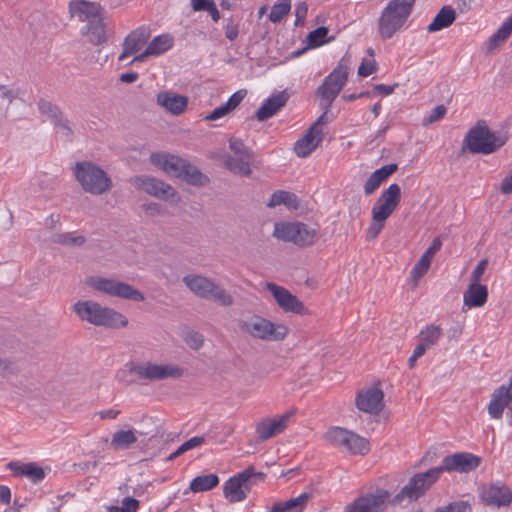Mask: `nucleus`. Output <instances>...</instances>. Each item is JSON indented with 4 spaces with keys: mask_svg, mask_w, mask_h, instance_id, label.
Returning <instances> with one entry per match:
<instances>
[{
    "mask_svg": "<svg viewBox=\"0 0 512 512\" xmlns=\"http://www.w3.org/2000/svg\"><path fill=\"white\" fill-rule=\"evenodd\" d=\"M350 57L345 54L339 61L333 71L325 77L323 83L316 89V96L320 98V106L323 113L309 127L314 128V132L323 138V132L320 126L325 125L329 121V110L339 95L342 88L346 85L349 75Z\"/></svg>",
    "mask_w": 512,
    "mask_h": 512,
    "instance_id": "nucleus-1",
    "label": "nucleus"
},
{
    "mask_svg": "<svg viewBox=\"0 0 512 512\" xmlns=\"http://www.w3.org/2000/svg\"><path fill=\"white\" fill-rule=\"evenodd\" d=\"M73 310L81 320L95 326L117 329L128 325V319L122 313L94 301H78L73 305Z\"/></svg>",
    "mask_w": 512,
    "mask_h": 512,
    "instance_id": "nucleus-2",
    "label": "nucleus"
},
{
    "mask_svg": "<svg viewBox=\"0 0 512 512\" xmlns=\"http://www.w3.org/2000/svg\"><path fill=\"white\" fill-rule=\"evenodd\" d=\"M439 467H432L425 472L414 474L407 484L391 499L393 506L409 504L417 501L440 479Z\"/></svg>",
    "mask_w": 512,
    "mask_h": 512,
    "instance_id": "nucleus-3",
    "label": "nucleus"
},
{
    "mask_svg": "<svg viewBox=\"0 0 512 512\" xmlns=\"http://www.w3.org/2000/svg\"><path fill=\"white\" fill-rule=\"evenodd\" d=\"M73 174L82 189L93 195H101L113 187L109 175L91 161L77 162L73 167Z\"/></svg>",
    "mask_w": 512,
    "mask_h": 512,
    "instance_id": "nucleus-4",
    "label": "nucleus"
},
{
    "mask_svg": "<svg viewBox=\"0 0 512 512\" xmlns=\"http://www.w3.org/2000/svg\"><path fill=\"white\" fill-rule=\"evenodd\" d=\"M507 141V135L493 132L482 122L469 130L464 144L471 153L489 155L504 146Z\"/></svg>",
    "mask_w": 512,
    "mask_h": 512,
    "instance_id": "nucleus-5",
    "label": "nucleus"
},
{
    "mask_svg": "<svg viewBox=\"0 0 512 512\" xmlns=\"http://www.w3.org/2000/svg\"><path fill=\"white\" fill-rule=\"evenodd\" d=\"M182 280L187 288L200 298L212 300L222 306L233 304L232 296L205 276L189 274L184 276Z\"/></svg>",
    "mask_w": 512,
    "mask_h": 512,
    "instance_id": "nucleus-6",
    "label": "nucleus"
},
{
    "mask_svg": "<svg viewBox=\"0 0 512 512\" xmlns=\"http://www.w3.org/2000/svg\"><path fill=\"white\" fill-rule=\"evenodd\" d=\"M239 326L242 331L252 337L268 341L283 340L289 332L287 326L274 324L260 316H253L248 320L241 321Z\"/></svg>",
    "mask_w": 512,
    "mask_h": 512,
    "instance_id": "nucleus-7",
    "label": "nucleus"
},
{
    "mask_svg": "<svg viewBox=\"0 0 512 512\" xmlns=\"http://www.w3.org/2000/svg\"><path fill=\"white\" fill-rule=\"evenodd\" d=\"M128 372L136 374L140 379L159 381L168 378L179 379L183 376L184 370L173 364H156L152 362L126 364Z\"/></svg>",
    "mask_w": 512,
    "mask_h": 512,
    "instance_id": "nucleus-8",
    "label": "nucleus"
},
{
    "mask_svg": "<svg viewBox=\"0 0 512 512\" xmlns=\"http://www.w3.org/2000/svg\"><path fill=\"white\" fill-rule=\"evenodd\" d=\"M273 235L298 246L312 245L317 239V230L301 222L276 223Z\"/></svg>",
    "mask_w": 512,
    "mask_h": 512,
    "instance_id": "nucleus-9",
    "label": "nucleus"
},
{
    "mask_svg": "<svg viewBox=\"0 0 512 512\" xmlns=\"http://www.w3.org/2000/svg\"><path fill=\"white\" fill-rule=\"evenodd\" d=\"M88 285L93 289L107 295L121 299L142 302L145 300L144 294L132 285L111 278L95 277Z\"/></svg>",
    "mask_w": 512,
    "mask_h": 512,
    "instance_id": "nucleus-10",
    "label": "nucleus"
},
{
    "mask_svg": "<svg viewBox=\"0 0 512 512\" xmlns=\"http://www.w3.org/2000/svg\"><path fill=\"white\" fill-rule=\"evenodd\" d=\"M333 446L344 448L352 454L364 455L369 451L368 442L352 431L341 427H332L324 435Z\"/></svg>",
    "mask_w": 512,
    "mask_h": 512,
    "instance_id": "nucleus-11",
    "label": "nucleus"
},
{
    "mask_svg": "<svg viewBox=\"0 0 512 512\" xmlns=\"http://www.w3.org/2000/svg\"><path fill=\"white\" fill-rule=\"evenodd\" d=\"M416 0H391L386 6V38L402 29L412 13Z\"/></svg>",
    "mask_w": 512,
    "mask_h": 512,
    "instance_id": "nucleus-12",
    "label": "nucleus"
},
{
    "mask_svg": "<svg viewBox=\"0 0 512 512\" xmlns=\"http://www.w3.org/2000/svg\"><path fill=\"white\" fill-rule=\"evenodd\" d=\"M134 185L153 197L164 201H179L180 197L178 192L163 180L155 177L140 175L134 178Z\"/></svg>",
    "mask_w": 512,
    "mask_h": 512,
    "instance_id": "nucleus-13",
    "label": "nucleus"
},
{
    "mask_svg": "<svg viewBox=\"0 0 512 512\" xmlns=\"http://www.w3.org/2000/svg\"><path fill=\"white\" fill-rule=\"evenodd\" d=\"M479 497L487 506L508 507L512 503V490L502 481H495L482 485Z\"/></svg>",
    "mask_w": 512,
    "mask_h": 512,
    "instance_id": "nucleus-14",
    "label": "nucleus"
},
{
    "mask_svg": "<svg viewBox=\"0 0 512 512\" xmlns=\"http://www.w3.org/2000/svg\"><path fill=\"white\" fill-rule=\"evenodd\" d=\"M266 289L272 294L276 303L284 312L298 315L309 314V310L304 303L285 287L267 282Z\"/></svg>",
    "mask_w": 512,
    "mask_h": 512,
    "instance_id": "nucleus-15",
    "label": "nucleus"
},
{
    "mask_svg": "<svg viewBox=\"0 0 512 512\" xmlns=\"http://www.w3.org/2000/svg\"><path fill=\"white\" fill-rule=\"evenodd\" d=\"M481 463V457L469 452H458L445 456L439 467L441 473L457 472L469 473L475 470Z\"/></svg>",
    "mask_w": 512,
    "mask_h": 512,
    "instance_id": "nucleus-16",
    "label": "nucleus"
},
{
    "mask_svg": "<svg viewBox=\"0 0 512 512\" xmlns=\"http://www.w3.org/2000/svg\"><path fill=\"white\" fill-rule=\"evenodd\" d=\"M383 398L381 381L378 380L373 387L359 390L356 393L355 405L362 412L377 415L381 411Z\"/></svg>",
    "mask_w": 512,
    "mask_h": 512,
    "instance_id": "nucleus-17",
    "label": "nucleus"
},
{
    "mask_svg": "<svg viewBox=\"0 0 512 512\" xmlns=\"http://www.w3.org/2000/svg\"><path fill=\"white\" fill-rule=\"evenodd\" d=\"M505 408L512 412V375L508 385H501L491 394L487 411L492 419H501Z\"/></svg>",
    "mask_w": 512,
    "mask_h": 512,
    "instance_id": "nucleus-18",
    "label": "nucleus"
},
{
    "mask_svg": "<svg viewBox=\"0 0 512 512\" xmlns=\"http://www.w3.org/2000/svg\"><path fill=\"white\" fill-rule=\"evenodd\" d=\"M384 489L378 488L374 493H366L347 504L344 512H383Z\"/></svg>",
    "mask_w": 512,
    "mask_h": 512,
    "instance_id": "nucleus-19",
    "label": "nucleus"
},
{
    "mask_svg": "<svg viewBox=\"0 0 512 512\" xmlns=\"http://www.w3.org/2000/svg\"><path fill=\"white\" fill-rule=\"evenodd\" d=\"M150 162L169 176L179 179L189 161L173 154L156 152L151 154Z\"/></svg>",
    "mask_w": 512,
    "mask_h": 512,
    "instance_id": "nucleus-20",
    "label": "nucleus"
},
{
    "mask_svg": "<svg viewBox=\"0 0 512 512\" xmlns=\"http://www.w3.org/2000/svg\"><path fill=\"white\" fill-rule=\"evenodd\" d=\"M294 411H288L277 419L266 418L256 425V433L260 441H266L284 431Z\"/></svg>",
    "mask_w": 512,
    "mask_h": 512,
    "instance_id": "nucleus-21",
    "label": "nucleus"
},
{
    "mask_svg": "<svg viewBox=\"0 0 512 512\" xmlns=\"http://www.w3.org/2000/svg\"><path fill=\"white\" fill-rule=\"evenodd\" d=\"M488 288L485 284H469L463 292L462 311L467 312L473 308H482L488 301Z\"/></svg>",
    "mask_w": 512,
    "mask_h": 512,
    "instance_id": "nucleus-22",
    "label": "nucleus"
},
{
    "mask_svg": "<svg viewBox=\"0 0 512 512\" xmlns=\"http://www.w3.org/2000/svg\"><path fill=\"white\" fill-rule=\"evenodd\" d=\"M289 99L286 91L278 92L267 98L261 107L255 112L254 118L258 121H265L276 115L287 103Z\"/></svg>",
    "mask_w": 512,
    "mask_h": 512,
    "instance_id": "nucleus-23",
    "label": "nucleus"
},
{
    "mask_svg": "<svg viewBox=\"0 0 512 512\" xmlns=\"http://www.w3.org/2000/svg\"><path fill=\"white\" fill-rule=\"evenodd\" d=\"M250 475V470H243L236 475L230 477L223 486V494L230 503L242 502L246 499L245 493L242 491V483Z\"/></svg>",
    "mask_w": 512,
    "mask_h": 512,
    "instance_id": "nucleus-24",
    "label": "nucleus"
},
{
    "mask_svg": "<svg viewBox=\"0 0 512 512\" xmlns=\"http://www.w3.org/2000/svg\"><path fill=\"white\" fill-rule=\"evenodd\" d=\"M101 10V5L96 2L72 0L69 3V13L71 17H77L81 22H89L91 19L100 16Z\"/></svg>",
    "mask_w": 512,
    "mask_h": 512,
    "instance_id": "nucleus-25",
    "label": "nucleus"
},
{
    "mask_svg": "<svg viewBox=\"0 0 512 512\" xmlns=\"http://www.w3.org/2000/svg\"><path fill=\"white\" fill-rule=\"evenodd\" d=\"M7 468L14 476H25L33 483H40L46 476L45 471L35 462L21 463L19 461H11L7 464Z\"/></svg>",
    "mask_w": 512,
    "mask_h": 512,
    "instance_id": "nucleus-26",
    "label": "nucleus"
},
{
    "mask_svg": "<svg viewBox=\"0 0 512 512\" xmlns=\"http://www.w3.org/2000/svg\"><path fill=\"white\" fill-rule=\"evenodd\" d=\"M150 36L149 31L144 28H138L126 36L123 42V51L119 56V61H123L126 57L137 53L147 42Z\"/></svg>",
    "mask_w": 512,
    "mask_h": 512,
    "instance_id": "nucleus-27",
    "label": "nucleus"
},
{
    "mask_svg": "<svg viewBox=\"0 0 512 512\" xmlns=\"http://www.w3.org/2000/svg\"><path fill=\"white\" fill-rule=\"evenodd\" d=\"M157 103L173 115L181 114L188 105L186 96L168 91H162L157 95Z\"/></svg>",
    "mask_w": 512,
    "mask_h": 512,
    "instance_id": "nucleus-28",
    "label": "nucleus"
},
{
    "mask_svg": "<svg viewBox=\"0 0 512 512\" xmlns=\"http://www.w3.org/2000/svg\"><path fill=\"white\" fill-rule=\"evenodd\" d=\"M322 139L314 132V128H308L305 134L294 144L296 155L301 158L309 156L319 146Z\"/></svg>",
    "mask_w": 512,
    "mask_h": 512,
    "instance_id": "nucleus-29",
    "label": "nucleus"
},
{
    "mask_svg": "<svg viewBox=\"0 0 512 512\" xmlns=\"http://www.w3.org/2000/svg\"><path fill=\"white\" fill-rule=\"evenodd\" d=\"M373 223L367 229L366 239H375L384 227V191L380 194L372 209Z\"/></svg>",
    "mask_w": 512,
    "mask_h": 512,
    "instance_id": "nucleus-30",
    "label": "nucleus"
},
{
    "mask_svg": "<svg viewBox=\"0 0 512 512\" xmlns=\"http://www.w3.org/2000/svg\"><path fill=\"white\" fill-rule=\"evenodd\" d=\"M310 498L311 494L304 492L296 498L275 502L270 512H303Z\"/></svg>",
    "mask_w": 512,
    "mask_h": 512,
    "instance_id": "nucleus-31",
    "label": "nucleus"
},
{
    "mask_svg": "<svg viewBox=\"0 0 512 512\" xmlns=\"http://www.w3.org/2000/svg\"><path fill=\"white\" fill-rule=\"evenodd\" d=\"M456 19V11L451 6H443L436 14L432 22L428 25L427 31L430 33L438 32L448 28Z\"/></svg>",
    "mask_w": 512,
    "mask_h": 512,
    "instance_id": "nucleus-32",
    "label": "nucleus"
},
{
    "mask_svg": "<svg viewBox=\"0 0 512 512\" xmlns=\"http://www.w3.org/2000/svg\"><path fill=\"white\" fill-rule=\"evenodd\" d=\"M279 205H284L288 209L296 210L299 207V200L296 194L292 192L277 190L270 196L267 202V207L274 208Z\"/></svg>",
    "mask_w": 512,
    "mask_h": 512,
    "instance_id": "nucleus-33",
    "label": "nucleus"
},
{
    "mask_svg": "<svg viewBox=\"0 0 512 512\" xmlns=\"http://www.w3.org/2000/svg\"><path fill=\"white\" fill-rule=\"evenodd\" d=\"M179 179L189 185L196 187H204L209 184L210 179L207 175L203 174L200 169L190 162L187 163V167L183 169L182 175Z\"/></svg>",
    "mask_w": 512,
    "mask_h": 512,
    "instance_id": "nucleus-34",
    "label": "nucleus"
},
{
    "mask_svg": "<svg viewBox=\"0 0 512 512\" xmlns=\"http://www.w3.org/2000/svg\"><path fill=\"white\" fill-rule=\"evenodd\" d=\"M85 29L90 42L94 45L106 42L105 25L101 15L91 19Z\"/></svg>",
    "mask_w": 512,
    "mask_h": 512,
    "instance_id": "nucleus-35",
    "label": "nucleus"
},
{
    "mask_svg": "<svg viewBox=\"0 0 512 512\" xmlns=\"http://www.w3.org/2000/svg\"><path fill=\"white\" fill-rule=\"evenodd\" d=\"M512 33V14L503 22L500 28L489 38L487 49L489 52L497 49Z\"/></svg>",
    "mask_w": 512,
    "mask_h": 512,
    "instance_id": "nucleus-36",
    "label": "nucleus"
},
{
    "mask_svg": "<svg viewBox=\"0 0 512 512\" xmlns=\"http://www.w3.org/2000/svg\"><path fill=\"white\" fill-rule=\"evenodd\" d=\"M329 29L326 26H320L310 31L305 39L308 48H318L326 43L334 41L335 37H328Z\"/></svg>",
    "mask_w": 512,
    "mask_h": 512,
    "instance_id": "nucleus-37",
    "label": "nucleus"
},
{
    "mask_svg": "<svg viewBox=\"0 0 512 512\" xmlns=\"http://www.w3.org/2000/svg\"><path fill=\"white\" fill-rule=\"evenodd\" d=\"M219 477L216 474L199 475L190 483V490L194 493L209 491L219 484Z\"/></svg>",
    "mask_w": 512,
    "mask_h": 512,
    "instance_id": "nucleus-38",
    "label": "nucleus"
},
{
    "mask_svg": "<svg viewBox=\"0 0 512 512\" xmlns=\"http://www.w3.org/2000/svg\"><path fill=\"white\" fill-rule=\"evenodd\" d=\"M136 441L137 437L133 430H119L113 434L111 446L115 450H125Z\"/></svg>",
    "mask_w": 512,
    "mask_h": 512,
    "instance_id": "nucleus-39",
    "label": "nucleus"
},
{
    "mask_svg": "<svg viewBox=\"0 0 512 512\" xmlns=\"http://www.w3.org/2000/svg\"><path fill=\"white\" fill-rule=\"evenodd\" d=\"M249 160L245 161L241 157H233L227 155L224 160V166L230 172L234 174H239L242 176H249L252 173V170L249 165Z\"/></svg>",
    "mask_w": 512,
    "mask_h": 512,
    "instance_id": "nucleus-40",
    "label": "nucleus"
},
{
    "mask_svg": "<svg viewBox=\"0 0 512 512\" xmlns=\"http://www.w3.org/2000/svg\"><path fill=\"white\" fill-rule=\"evenodd\" d=\"M442 336V329L440 326L432 324L424 329H422L419 333V340L424 343L425 346L429 348L437 344L440 337Z\"/></svg>",
    "mask_w": 512,
    "mask_h": 512,
    "instance_id": "nucleus-41",
    "label": "nucleus"
},
{
    "mask_svg": "<svg viewBox=\"0 0 512 512\" xmlns=\"http://www.w3.org/2000/svg\"><path fill=\"white\" fill-rule=\"evenodd\" d=\"M401 200V189L398 184L393 183L386 189V218L398 207Z\"/></svg>",
    "mask_w": 512,
    "mask_h": 512,
    "instance_id": "nucleus-42",
    "label": "nucleus"
},
{
    "mask_svg": "<svg viewBox=\"0 0 512 512\" xmlns=\"http://www.w3.org/2000/svg\"><path fill=\"white\" fill-rule=\"evenodd\" d=\"M54 243L67 247H80L86 243V238L82 235L73 236L71 233H57L53 235Z\"/></svg>",
    "mask_w": 512,
    "mask_h": 512,
    "instance_id": "nucleus-43",
    "label": "nucleus"
},
{
    "mask_svg": "<svg viewBox=\"0 0 512 512\" xmlns=\"http://www.w3.org/2000/svg\"><path fill=\"white\" fill-rule=\"evenodd\" d=\"M432 259L422 255L410 272L413 285L416 286L420 279L428 272Z\"/></svg>",
    "mask_w": 512,
    "mask_h": 512,
    "instance_id": "nucleus-44",
    "label": "nucleus"
},
{
    "mask_svg": "<svg viewBox=\"0 0 512 512\" xmlns=\"http://www.w3.org/2000/svg\"><path fill=\"white\" fill-rule=\"evenodd\" d=\"M38 109L41 114L47 116L52 123L63 115L61 109L57 105L43 98L38 101Z\"/></svg>",
    "mask_w": 512,
    "mask_h": 512,
    "instance_id": "nucleus-45",
    "label": "nucleus"
},
{
    "mask_svg": "<svg viewBox=\"0 0 512 512\" xmlns=\"http://www.w3.org/2000/svg\"><path fill=\"white\" fill-rule=\"evenodd\" d=\"M291 10V0H282L272 6L271 12L268 16L269 20L273 23H279Z\"/></svg>",
    "mask_w": 512,
    "mask_h": 512,
    "instance_id": "nucleus-46",
    "label": "nucleus"
},
{
    "mask_svg": "<svg viewBox=\"0 0 512 512\" xmlns=\"http://www.w3.org/2000/svg\"><path fill=\"white\" fill-rule=\"evenodd\" d=\"M204 442L205 438L203 436H194L182 443L173 453L168 456L167 460H174L185 452L202 445Z\"/></svg>",
    "mask_w": 512,
    "mask_h": 512,
    "instance_id": "nucleus-47",
    "label": "nucleus"
},
{
    "mask_svg": "<svg viewBox=\"0 0 512 512\" xmlns=\"http://www.w3.org/2000/svg\"><path fill=\"white\" fill-rule=\"evenodd\" d=\"M229 148L234 154L241 156V158L253 160L255 157L254 152L239 138L231 137L229 139Z\"/></svg>",
    "mask_w": 512,
    "mask_h": 512,
    "instance_id": "nucleus-48",
    "label": "nucleus"
},
{
    "mask_svg": "<svg viewBox=\"0 0 512 512\" xmlns=\"http://www.w3.org/2000/svg\"><path fill=\"white\" fill-rule=\"evenodd\" d=\"M384 183V166L376 169L364 185V192L366 195H370Z\"/></svg>",
    "mask_w": 512,
    "mask_h": 512,
    "instance_id": "nucleus-49",
    "label": "nucleus"
},
{
    "mask_svg": "<svg viewBox=\"0 0 512 512\" xmlns=\"http://www.w3.org/2000/svg\"><path fill=\"white\" fill-rule=\"evenodd\" d=\"M245 470H250V475L246 478V480H244L241 488L247 497L252 489V486L260 482H264L266 474L263 472H256L253 466H249Z\"/></svg>",
    "mask_w": 512,
    "mask_h": 512,
    "instance_id": "nucleus-50",
    "label": "nucleus"
},
{
    "mask_svg": "<svg viewBox=\"0 0 512 512\" xmlns=\"http://www.w3.org/2000/svg\"><path fill=\"white\" fill-rule=\"evenodd\" d=\"M172 46L171 39L166 35L156 36L147 46L149 50L152 48L154 55H160L166 52Z\"/></svg>",
    "mask_w": 512,
    "mask_h": 512,
    "instance_id": "nucleus-51",
    "label": "nucleus"
},
{
    "mask_svg": "<svg viewBox=\"0 0 512 512\" xmlns=\"http://www.w3.org/2000/svg\"><path fill=\"white\" fill-rule=\"evenodd\" d=\"M139 501L134 497H125L122 500V506H109L107 512H137Z\"/></svg>",
    "mask_w": 512,
    "mask_h": 512,
    "instance_id": "nucleus-52",
    "label": "nucleus"
},
{
    "mask_svg": "<svg viewBox=\"0 0 512 512\" xmlns=\"http://www.w3.org/2000/svg\"><path fill=\"white\" fill-rule=\"evenodd\" d=\"M434 512H472L471 504L464 500H458L436 509Z\"/></svg>",
    "mask_w": 512,
    "mask_h": 512,
    "instance_id": "nucleus-53",
    "label": "nucleus"
},
{
    "mask_svg": "<svg viewBox=\"0 0 512 512\" xmlns=\"http://www.w3.org/2000/svg\"><path fill=\"white\" fill-rule=\"evenodd\" d=\"M447 113V108L444 105H438L431 110L428 116L424 117L422 120V125L427 127L432 125L440 120H442Z\"/></svg>",
    "mask_w": 512,
    "mask_h": 512,
    "instance_id": "nucleus-54",
    "label": "nucleus"
},
{
    "mask_svg": "<svg viewBox=\"0 0 512 512\" xmlns=\"http://www.w3.org/2000/svg\"><path fill=\"white\" fill-rule=\"evenodd\" d=\"M53 125L55 128H57L58 132H61L62 136L65 138L66 141L71 142L73 139V130L70 127L69 120L62 115L59 119H57Z\"/></svg>",
    "mask_w": 512,
    "mask_h": 512,
    "instance_id": "nucleus-55",
    "label": "nucleus"
},
{
    "mask_svg": "<svg viewBox=\"0 0 512 512\" xmlns=\"http://www.w3.org/2000/svg\"><path fill=\"white\" fill-rule=\"evenodd\" d=\"M185 343L193 350H198L203 346V335L194 330H188L184 335Z\"/></svg>",
    "mask_w": 512,
    "mask_h": 512,
    "instance_id": "nucleus-56",
    "label": "nucleus"
},
{
    "mask_svg": "<svg viewBox=\"0 0 512 512\" xmlns=\"http://www.w3.org/2000/svg\"><path fill=\"white\" fill-rule=\"evenodd\" d=\"M377 70V64L374 58H363L358 68V75L360 77H367Z\"/></svg>",
    "mask_w": 512,
    "mask_h": 512,
    "instance_id": "nucleus-57",
    "label": "nucleus"
},
{
    "mask_svg": "<svg viewBox=\"0 0 512 512\" xmlns=\"http://www.w3.org/2000/svg\"><path fill=\"white\" fill-rule=\"evenodd\" d=\"M487 266V259L480 260L470 275L469 284H481L480 281L485 273V270L487 269Z\"/></svg>",
    "mask_w": 512,
    "mask_h": 512,
    "instance_id": "nucleus-58",
    "label": "nucleus"
},
{
    "mask_svg": "<svg viewBox=\"0 0 512 512\" xmlns=\"http://www.w3.org/2000/svg\"><path fill=\"white\" fill-rule=\"evenodd\" d=\"M246 94L247 91L245 89H240L233 93L224 104L232 112L242 102Z\"/></svg>",
    "mask_w": 512,
    "mask_h": 512,
    "instance_id": "nucleus-59",
    "label": "nucleus"
},
{
    "mask_svg": "<svg viewBox=\"0 0 512 512\" xmlns=\"http://www.w3.org/2000/svg\"><path fill=\"white\" fill-rule=\"evenodd\" d=\"M307 13H308V6H307L306 2H301L296 6V8H295L296 19L294 22V25L296 27H300L304 24L305 19L307 17Z\"/></svg>",
    "mask_w": 512,
    "mask_h": 512,
    "instance_id": "nucleus-60",
    "label": "nucleus"
},
{
    "mask_svg": "<svg viewBox=\"0 0 512 512\" xmlns=\"http://www.w3.org/2000/svg\"><path fill=\"white\" fill-rule=\"evenodd\" d=\"M231 111L226 107L225 104H222L221 106L215 108L213 111H211L208 115L204 117V120L206 121H215L217 119H220L227 114H229Z\"/></svg>",
    "mask_w": 512,
    "mask_h": 512,
    "instance_id": "nucleus-61",
    "label": "nucleus"
},
{
    "mask_svg": "<svg viewBox=\"0 0 512 512\" xmlns=\"http://www.w3.org/2000/svg\"><path fill=\"white\" fill-rule=\"evenodd\" d=\"M17 372L18 370L12 361L0 357V374L2 376H5L6 374H16Z\"/></svg>",
    "mask_w": 512,
    "mask_h": 512,
    "instance_id": "nucleus-62",
    "label": "nucleus"
},
{
    "mask_svg": "<svg viewBox=\"0 0 512 512\" xmlns=\"http://www.w3.org/2000/svg\"><path fill=\"white\" fill-rule=\"evenodd\" d=\"M225 37L230 41H235L239 35V25L231 24L224 27Z\"/></svg>",
    "mask_w": 512,
    "mask_h": 512,
    "instance_id": "nucleus-63",
    "label": "nucleus"
},
{
    "mask_svg": "<svg viewBox=\"0 0 512 512\" xmlns=\"http://www.w3.org/2000/svg\"><path fill=\"white\" fill-rule=\"evenodd\" d=\"M500 190L503 194L512 193V172L502 179Z\"/></svg>",
    "mask_w": 512,
    "mask_h": 512,
    "instance_id": "nucleus-64",
    "label": "nucleus"
}]
</instances>
